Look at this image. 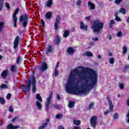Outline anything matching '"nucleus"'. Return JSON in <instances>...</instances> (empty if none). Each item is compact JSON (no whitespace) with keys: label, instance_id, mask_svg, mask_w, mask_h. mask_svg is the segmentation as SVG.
<instances>
[{"label":"nucleus","instance_id":"obj_1","mask_svg":"<svg viewBox=\"0 0 129 129\" xmlns=\"http://www.w3.org/2000/svg\"><path fill=\"white\" fill-rule=\"evenodd\" d=\"M96 71L89 68L80 66L72 70L66 86V90L68 93L86 95L96 85Z\"/></svg>","mask_w":129,"mask_h":129},{"label":"nucleus","instance_id":"obj_2","mask_svg":"<svg viewBox=\"0 0 129 129\" xmlns=\"http://www.w3.org/2000/svg\"><path fill=\"white\" fill-rule=\"evenodd\" d=\"M31 82H32V90L33 92H36V80L35 79V76L34 75L31 76L29 79L26 81V85L23 86L22 89L24 90L26 92L30 91L31 89Z\"/></svg>","mask_w":129,"mask_h":129},{"label":"nucleus","instance_id":"obj_3","mask_svg":"<svg viewBox=\"0 0 129 129\" xmlns=\"http://www.w3.org/2000/svg\"><path fill=\"white\" fill-rule=\"evenodd\" d=\"M103 23L100 22L98 21H95L93 22L91 29L93 30L94 33H100L101 29L103 28Z\"/></svg>","mask_w":129,"mask_h":129},{"label":"nucleus","instance_id":"obj_4","mask_svg":"<svg viewBox=\"0 0 129 129\" xmlns=\"http://www.w3.org/2000/svg\"><path fill=\"white\" fill-rule=\"evenodd\" d=\"M28 15L26 14H23L20 16V22L24 28L28 25Z\"/></svg>","mask_w":129,"mask_h":129},{"label":"nucleus","instance_id":"obj_5","mask_svg":"<svg viewBox=\"0 0 129 129\" xmlns=\"http://www.w3.org/2000/svg\"><path fill=\"white\" fill-rule=\"evenodd\" d=\"M97 120V117L96 116H93L91 118V126L93 127H94L95 126H96V121Z\"/></svg>","mask_w":129,"mask_h":129},{"label":"nucleus","instance_id":"obj_6","mask_svg":"<svg viewBox=\"0 0 129 129\" xmlns=\"http://www.w3.org/2000/svg\"><path fill=\"white\" fill-rule=\"evenodd\" d=\"M19 41H20V37L16 36L14 41V49H17V48H18V46H19Z\"/></svg>","mask_w":129,"mask_h":129},{"label":"nucleus","instance_id":"obj_7","mask_svg":"<svg viewBox=\"0 0 129 129\" xmlns=\"http://www.w3.org/2000/svg\"><path fill=\"white\" fill-rule=\"evenodd\" d=\"M52 99V94L49 95V97L47 98L45 105L46 107V109L48 110L49 109V105L51 103V100Z\"/></svg>","mask_w":129,"mask_h":129},{"label":"nucleus","instance_id":"obj_8","mask_svg":"<svg viewBox=\"0 0 129 129\" xmlns=\"http://www.w3.org/2000/svg\"><path fill=\"white\" fill-rule=\"evenodd\" d=\"M54 52V49L51 45H48L45 50L46 54H50V53H53Z\"/></svg>","mask_w":129,"mask_h":129},{"label":"nucleus","instance_id":"obj_9","mask_svg":"<svg viewBox=\"0 0 129 129\" xmlns=\"http://www.w3.org/2000/svg\"><path fill=\"white\" fill-rule=\"evenodd\" d=\"M107 100L108 102V104L109 105L110 110H111V111H112V110H113V105L112 104V102H111L110 98L109 97H107Z\"/></svg>","mask_w":129,"mask_h":129},{"label":"nucleus","instance_id":"obj_10","mask_svg":"<svg viewBox=\"0 0 129 129\" xmlns=\"http://www.w3.org/2000/svg\"><path fill=\"white\" fill-rule=\"evenodd\" d=\"M53 5V0H48L45 4V6L46 8H51Z\"/></svg>","mask_w":129,"mask_h":129},{"label":"nucleus","instance_id":"obj_11","mask_svg":"<svg viewBox=\"0 0 129 129\" xmlns=\"http://www.w3.org/2000/svg\"><path fill=\"white\" fill-rule=\"evenodd\" d=\"M88 6L90 10H94L95 9V5L90 1L88 3Z\"/></svg>","mask_w":129,"mask_h":129},{"label":"nucleus","instance_id":"obj_12","mask_svg":"<svg viewBox=\"0 0 129 129\" xmlns=\"http://www.w3.org/2000/svg\"><path fill=\"white\" fill-rule=\"evenodd\" d=\"M80 29H81V30H83L84 31H86L87 30V25H84V23L81 22Z\"/></svg>","mask_w":129,"mask_h":129},{"label":"nucleus","instance_id":"obj_13","mask_svg":"<svg viewBox=\"0 0 129 129\" xmlns=\"http://www.w3.org/2000/svg\"><path fill=\"white\" fill-rule=\"evenodd\" d=\"M47 64H46V63H43L41 64L40 69L41 71H45V70H47Z\"/></svg>","mask_w":129,"mask_h":129},{"label":"nucleus","instance_id":"obj_14","mask_svg":"<svg viewBox=\"0 0 129 129\" xmlns=\"http://www.w3.org/2000/svg\"><path fill=\"white\" fill-rule=\"evenodd\" d=\"M52 12L49 11L47 12L46 14H45V18L47 19V20H50L51 18H52Z\"/></svg>","mask_w":129,"mask_h":129},{"label":"nucleus","instance_id":"obj_15","mask_svg":"<svg viewBox=\"0 0 129 129\" xmlns=\"http://www.w3.org/2000/svg\"><path fill=\"white\" fill-rule=\"evenodd\" d=\"M8 72H9V71L8 70H5L3 71L1 75L2 77H3V78H6L8 76Z\"/></svg>","mask_w":129,"mask_h":129},{"label":"nucleus","instance_id":"obj_16","mask_svg":"<svg viewBox=\"0 0 129 129\" xmlns=\"http://www.w3.org/2000/svg\"><path fill=\"white\" fill-rule=\"evenodd\" d=\"M19 128V126H14L12 124H10L7 126V129H16Z\"/></svg>","mask_w":129,"mask_h":129},{"label":"nucleus","instance_id":"obj_17","mask_svg":"<svg viewBox=\"0 0 129 129\" xmlns=\"http://www.w3.org/2000/svg\"><path fill=\"white\" fill-rule=\"evenodd\" d=\"M83 56H87V57L92 56V52L90 51H87L83 53Z\"/></svg>","mask_w":129,"mask_h":129},{"label":"nucleus","instance_id":"obj_18","mask_svg":"<svg viewBox=\"0 0 129 129\" xmlns=\"http://www.w3.org/2000/svg\"><path fill=\"white\" fill-rule=\"evenodd\" d=\"M19 11H20V9H17L15 10V12L12 16V18L18 19V17H17V15H18V13H19Z\"/></svg>","mask_w":129,"mask_h":129},{"label":"nucleus","instance_id":"obj_19","mask_svg":"<svg viewBox=\"0 0 129 129\" xmlns=\"http://www.w3.org/2000/svg\"><path fill=\"white\" fill-rule=\"evenodd\" d=\"M36 98L39 101V102H43V99H42V97L39 94H37L36 96Z\"/></svg>","mask_w":129,"mask_h":129},{"label":"nucleus","instance_id":"obj_20","mask_svg":"<svg viewBox=\"0 0 129 129\" xmlns=\"http://www.w3.org/2000/svg\"><path fill=\"white\" fill-rule=\"evenodd\" d=\"M74 52H75V50L72 47H70L68 49V53L69 54V55H72V54H73Z\"/></svg>","mask_w":129,"mask_h":129},{"label":"nucleus","instance_id":"obj_21","mask_svg":"<svg viewBox=\"0 0 129 129\" xmlns=\"http://www.w3.org/2000/svg\"><path fill=\"white\" fill-rule=\"evenodd\" d=\"M73 122L76 125H80V123H81V121L79 120H73Z\"/></svg>","mask_w":129,"mask_h":129},{"label":"nucleus","instance_id":"obj_22","mask_svg":"<svg viewBox=\"0 0 129 129\" xmlns=\"http://www.w3.org/2000/svg\"><path fill=\"white\" fill-rule=\"evenodd\" d=\"M36 104L38 109H41L42 108V104H41L40 102L36 101Z\"/></svg>","mask_w":129,"mask_h":129},{"label":"nucleus","instance_id":"obj_23","mask_svg":"<svg viewBox=\"0 0 129 129\" xmlns=\"http://www.w3.org/2000/svg\"><path fill=\"white\" fill-rule=\"evenodd\" d=\"M70 32L68 30L64 31V32L63 34L64 38H67L69 36Z\"/></svg>","mask_w":129,"mask_h":129},{"label":"nucleus","instance_id":"obj_24","mask_svg":"<svg viewBox=\"0 0 129 129\" xmlns=\"http://www.w3.org/2000/svg\"><path fill=\"white\" fill-rule=\"evenodd\" d=\"M74 101H70L68 105L69 108H72V107H74Z\"/></svg>","mask_w":129,"mask_h":129},{"label":"nucleus","instance_id":"obj_25","mask_svg":"<svg viewBox=\"0 0 129 129\" xmlns=\"http://www.w3.org/2000/svg\"><path fill=\"white\" fill-rule=\"evenodd\" d=\"M4 2L5 0H0V12L2 11L3 8L4 7Z\"/></svg>","mask_w":129,"mask_h":129},{"label":"nucleus","instance_id":"obj_26","mask_svg":"<svg viewBox=\"0 0 129 129\" xmlns=\"http://www.w3.org/2000/svg\"><path fill=\"white\" fill-rule=\"evenodd\" d=\"M119 13H121V14H123V15H125V14H126L125 9H124V8H121L120 9Z\"/></svg>","mask_w":129,"mask_h":129},{"label":"nucleus","instance_id":"obj_27","mask_svg":"<svg viewBox=\"0 0 129 129\" xmlns=\"http://www.w3.org/2000/svg\"><path fill=\"white\" fill-rule=\"evenodd\" d=\"M14 21L13 26L15 28L17 27V22H18V18H12Z\"/></svg>","mask_w":129,"mask_h":129},{"label":"nucleus","instance_id":"obj_28","mask_svg":"<svg viewBox=\"0 0 129 129\" xmlns=\"http://www.w3.org/2000/svg\"><path fill=\"white\" fill-rule=\"evenodd\" d=\"M55 43V44H59V43H60V37H59L58 36H57L56 37Z\"/></svg>","mask_w":129,"mask_h":129},{"label":"nucleus","instance_id":"obj_29","mask_svg":"<svg viewBox=\"0 0 129 129\" xmlns=\"http://www.w3.org/2000/svg\"><path fill=\"white\" fill-rule=\"evenodd\" d=\"M47 123H43L41 126H40L38 129H44L47 126Z\"/></svg>","mask_w":129,"mask_h":129},{"label":"nucleus","instance_id":"obj_30","mask_svg":"<svg viewBox=\"0 0 129 129\" xmlns=\"http://www.w3.org/2000/svg\"><path fill=\"white\" fill-rule=\"evenodd\" d=\"M15 70H16V66H12L11 67L10 71L12 72H15Z\"/></svg>","mask_w":129,"mask_h":129},{"label":"nucleus","instance_id":"obj_31","mask_svg":"<svg viewBox=\"0 0 129 129\" xmlns=\"http://www.w3.org/2000/svg\"><path fill=\"white\" fill-rule=\"evenodd\" d=\"M82 1L81 0H78L76 2V5L78 6V7H80L81 6Z\"/></svg>","mask_w":129,"mask_h":129},{"label":"nucleus","instance_id":"obj_32","mask_svg":"<svg viewBox=\"0 0 129 129\" xmlns=\"http://www.w3.org/2000/svg\"><path fill=\"white\" fill-rule=\"evenodd\" d=\"M1 88H2L3 89H8V86H7L6 84H2Z\"/></svg>","mask_w":129,"mask_h":129},{"label":"nucleus","instance_id":"obj_33","mask_svg":"<svg viewBox=\"0 0 129 129\" xmlns=\"http://www.w3.org/2000/svg\"><path fill=\"white\" fill-rule=\"evenodd\" d=\"M5 7L7 10H10L11 9V7L10 6V4H9L8 3H5Z\"/></svg>","mask_w":129,"mask_h":129},{"label":"nucleus","instance_id":"obj_34","mask_svg":"<svg viewBox=\"0 0 129 129\" xmlns=\"http://www.w3.org/2000/svg\"><path fill=\"white\" fill-rule=\"evenodd\" d=\"M60 19H61V18L60 17V16H59V15L57 16L55 23H60Z\"/></svg>","mask_w":129,"mask_h":129},{"label":"nucleus","instance_id":"obj_35","mask_svg":"<svg viewBox=\"0 0 129 129\" xmlns=\"http://www.w3.org/2000/svg\"><path fill=\"white\" fill-rule=\"evenodd\" d=\"M110 64H113L114 63V58L111 57L109 59Z\"/></svg>","mask_w":129,"mask_h":129},{"label":"nucleus","instance_id":"obj_36","mask_svg":"<svg viewBox=\"0 0 129 129\" xmlns=\"http://www.w3.org/2000/svg\"><path fill=\"white\" fill-rule=\"evenodd\" d=\"M59 74V72H58V69H55V71H54V76L55 77H57V76H58V75Z\"/></svg>","mask_w":129,"mask_h":129},{"label":"nucleus","instance_id":"obj_37","mask_svg":"<svg viewBox=\"0 0 129 129\" xmlns=\"http://www.w3.org/2000/svg\"><path fill=\"white\" fill-rule=\"evenodd\" d=\"M4 28V22H0V32L2 31Z\"/></svg>","mask_w":129,"mask_h":129},{"label":"nucleus","instance_id":"obj_38","mask_svg":"<svg viewBox=\"0 0 129 129\" xmlns=\"http://www.w3.org/2000/svg\"><path fill=\"white\" fill-rule=\"evenodd\" d=\"M115 20L117 21V22H121V20L120 19V18L118 17L117 15L115 16Z\"/></svg>","mask_w":129,"mask_h":129},{"label":"nucleus","instance_id":"obj_39","mask_svg":"<svg viewBox=\"0 0 129 129\" xmlns=\"http://www.w3.org/2000/svg\"><path fill=\"white\" fill-rule=\"evenodd\" d=\"M127 51V49L126 48V47L125 46L123 47V54H125Z\"/></svg>","mask_w":129,"mask_h":129},{"label":"nucleus","instance_id":"obj_40","mask_svg":"<svg viewBox=\"0 0 129 129\" xmlns=\"http://www.w3.org/2000/svg\"><path fill=\"white\" fill-rule=\"evenodd\" d=\"M62 116H63V115L61 114H58L55 116V117L56 118L59 119V118H61Z\"/></svg>","mask_w":129,"mask_h":129},{"label":"nucleus","instance_id":"obj_41","mask_svg":"<svg viewBox=\"0 0 129 129\" xmlns=\"http://www.w3.org/2000/svg\"><path fill=\"white\" fill-rule=\"evenodd\" d=\"M5 102V99H4V98H0V103H1V104H4Z\"/></svg>","mask_w":129,"mask_h":129},{"label":"nucleus","instance_id":"obj_42","mask_svg":"<svg viewBox=\"0 0 129 129\" xmlns=\"http://www.w3.org/2000/svg\"><path fill=\"white\" fill-rule=\"evenodd\" d=\"M118 85L120 89H123V88L124 87V85H123V84L120 83Z\"/></svg>","mask_w":129,"mask_h":129},{"label":"nucleus","instance_id":"obj_43","mask_svg":"<svg viewBox=\"0 0 129 129\" xmlns=\"http://www.w3.org/2000/svg\"><path fill=\"white\" fill-rule=\"evenodd\" d=\"M93 105H94V104L93 103H91L88 107L89 109H91V108L93 107Z\"/></svg>","mask_w":129,"mask_h":129},{"label":"nucleus","instance_id":"obj_44","mask_svg":"<svg viewBox=\"0 0 129 129\" xmlns=\"http://www.w3.org/2000/svg\"><path fill=\"white\" fill-rule=\"evenodd\" d=\"M58 24H59L58 23H57V22H55L54 23V29L55 30H57V29H58Z\"/></svg>","mask_w":129,"mask_h":129},{"label":"nucleus","instance_id":"obj_45","mask_svg":"<svg viewBox=\"0 0 129 129\" xmlns=\"http://www.w3.org/2000/svg\"><path fill=\"white\" fill-rule=\"evenodd\" d=\"M114 23V21L113 20H111L110 21V23H109V26L110 27H112V25Z\"/></svg>","mask_w":129,"mask_h":129},{"label":"nucleus","instance_id":"obj_46","mask_svg":"<svg viewBox=\"0 0 129 129\" xmlns=\"http://www.w3.org/2000/svg\"><path fill=\"white\" fill-rule=\"evenodd\" d=\"M85 19L86 21H90V20H91V16H87L85 18Z\"/></svg>","mask_w":129,"mask_h":129},{"label":"nucleus","instance_id":"obj_47","mask_svg":"<svg viewBox=\"0 0 129 129\" xmlns=\"http://www.w3.org/2000/svg\"><path fill=\"white\" fill-rule=\"evenodd\" d=\"M122 35V33H121V31H119L117 34V37H121V35Z\"/></svg>","mask_w":129,"mask_h":129},{"label":"nucleus","instance_id":"obj_48","mask_svg":"<svg viewBox=\"0 0 129 129\" xmlns=\"http://www.w3.org/2000/svg\"><path fill=\"white\" fill-rule=\"evenodd\" d=\"M113 118H114V119H116L118 118V114H116V113L114 115Z\"/></svg>","mask_w":129,"mask_h":129},{"label":"nucleus","instance_id":"obj_49","mask_svg":"<svg viewBox=\"0 0 129 129\" xmlns=\"http://www.w3.org/2000/svg\"><path fill=\"white\" fill-rule=\"evenodd\" d=\"M122 2V0H115V3L117 4H120Z\"/></svg>","mask_w":129,"mask_h":129},{"label":"nucleus","instance_id":"obj_50","mask_svg":"<svg viewBox=\"0 0 129 129\" xmlns=\"http://www.w3.org/2000/svg\"><path fill=\"white\" fill-rule=\"evenodd\" d=\"M21 62V57H18L17 60V64H19V63Z\"/></svg>","mask_w":129,"mask_h":129},{"label":"nucleus","instance_id":"obj_51","mask_svg":"<svg viewBox=\"0 0 129 129\" xmlns=\"http://www.w3.org/2000/svg\"><path fill=\"white\" fill-rule=\"evenodd\" d=\"M11 96H12V95L11 94H10V93L8 94L6 97L7 99H10V98H11Z\"/></svg>","mask_w":129,"mask_h":129},{"label":"nucleus","instance_id":"obj_52","mask_svg":"<svg viewBox=\"0 0 129 129\" xmlns=\"http://www.w3.org/2000/svg\"><path fill=\"white\" fill-rule=\"evenodd\" d=\"M9 111H10V112H14V109L13 108V107H10Z\"/></svg>","mask_w":129,"mask_h":129},{"label":"nucleus","instance_id":"obj_53","mask_svg":"<svg viewBox=\"0 0 129 129\" xmlns=\"http://www.w3.org/2000/svg\"><path fill=\"white\" fill-rule=\"evenodd\" d=\"M41 25H42V27H45V21H44L43 20H41Z\"/></svg>","mask_w":129,"mask_h":129},{"label":"nucleus","instance_id":"obj_54","mask_svg":"<svg viewBox=\"0 0 129 129\" xmlns=\"http://www.w3.org/2000/svg\"><path fill=\"white\" fill-rule=\"evenodd\" d=\"M17 119H18V117H15L12 119V121L14 122L16 121V120H17Z\"/></svg>","mask_w":129,"mask_h":129},{"label":"nucleus","instance_id":"obj_55","mask_svg":"<svg viewBox=\"0 0 129 129\" xmlns=\"http://www.w3.org/2000/svg\"><path fill=\"white\" fill-rule=\"evenodd\" d=\"M56 98L57 100H60L61 99V97H60V95H56Z\"/></svg>","mask_w":129,"mask_h":129},{"label":"nucleus","instance_id":"obj_56","mask_svg":"<svg viewBox=\"0 0 129 129\" xmlns=\"http://www.w3.org/2000/svg\"><path fill=\"white\" fill-rule=\"evenodd\" d=\"M109 112V111H105V112H104V115H107Z\"/></svg>","mask_w":129,"mask_h":129},{"label":"nucleus","instance_id":"obj_57","mask_svg":"<svg viewBox=\"0 0 129 129\" xmlns=\"http://www.w3.org/2000/svg\"><path fill=\"white\" fill-rule=\"evenodd\" d=\"M92 40H93V41H98V38L97 37H93L92 38Z\"/></svg>","mask_w":129,"mask_h":129},{"label":"nucleus","instance_id":"obj_58","mask_svg":"<svg viewBox=\"0 0 129 129\" xmlns=\"http://www.w3.org/2000/svg\"><path fill=\"white\" fill-rule=\"evenodd\" d=\"M58 67H59V62H57L56 65L55 69H58Z\"/></svg>","mask_w":129,"mask_h":129},{"label":"nucleus","instance_id":"obj_59","mask_svg":"<svg viewBox=\"0 0 129 129\" xmlns=\"http://www.w3.org/2000/svg\"><path fill=\"white\" fill-rule=\"evenodd\" d=\"M58 129H64V127H63V126H59L58 127H57Z\"/></svg>","mask_w":129,"mask_h":129},{"label":"nucleus","instance_id":"obj_60","mask_svg":"<svg viewBox=\"0 0 129 129\" xmlns=\"http://www.w3.org/2000/svg\"><path fill=\"white\" fill-rule=\"evenodd\" d=\"M73 129H80L79 126L73 127Z\"/></svg>","mask_w":129,"mask_h":129},{"label":"nucleus","instance_id":"obj_61","mask_svg":"<svg viewBox=\"0 0 129 129\" xmlns=\"http://www.w3.org/2000/svg\"><path fill=\"white\" fill-rule=\"evenodd\" d=\"M49 121H50V118H47V119H46V123H47V124H48L47 122H49Z\"/></svg>","mask_w":129,"mask_h":129},{"label":"nucleus","instance_id":"obj_62","mask_svg":"<svg viewBox=\"0 0 129 129\" xmlns=\"http://www.w3.org/2000/svg\"><path fill=\"white\" fill-rule=\"evenodd\" d=\"M127 105H128V106H129V99H127Z\"/></svg>","mask_w":129,"mask_h":129},{"label":"nucleus","instance_id":"obj_63","mask_svg":"<svg viewBox=\"0 0 129 129\" xmlns=\"http://www.w3.org/2000/svg\"><path fill=\"white\" fill-rule=\"evenodd\" d=\"M97 58H98V59H101V55H98Z\"/></svg>","mask_w":129,"mask_h":129},{"label":"nucleus","instance_id":"obj_64","mask_svg":"<svg viewBox=\"0 0 129 129\" xmlns=\"http://www.w3.org/2000/svg\"><path fill=\"white\" fill-rule=\"evenodd\" d=\"M54 107H55V108H59V106L58 105H55Z\"/></svg>","mask_w":129,"mask_h":129}]
</instances>
